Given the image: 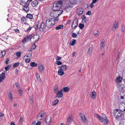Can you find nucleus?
Masks as SVG:
<instances>
[{
	"label": "nucleus",
	"instance_id": "obj_38",
	"mask_svg": "<svg viewBox=\"0 0 125 125\" xmlns=\"http://www.w3.org/2000/svg\"><path fill=\"white\" fill-rule=\"evenodd\" d=\"M120 125H125V119L123 120L120 121Z\"/></svg>",
	"mask_w": 125,
	"mask_h": 125
},
{
	"label": "nucleus",
	"instance_id": "obj_11",
	"mask_svg": "<svg viewBox=\"0 0 125 125\" xmlns=\"http://www.w3.org/2000/svg\"><path fill=\"white\" fill-rule=\"evenodd\" d=\"M56 11H55L53 10L50 13V16H51L54 18L55 19H56L57 17L58 18V16H57L56 15Z\"/></svg>",
	"mask_w": 125,
	"mask_h": 125
},
{
	"label": "nucleus",
	"instance_id": "obj_2",
	"mask_svg": "<svg viewBox=\"0 0 125 125\" xmlns=\"http://www.w3.org/2000/svg\"><path fill=\"white\" fill-rule=\"evenodd\" d=\"M124 112L121 109H117L115 110L113 114L114 116H115L116 119L117 120H120L122 118V116L123 115V112Z\"/></svg>",
	"mask_w": 125,
	"mask_h": 125
},
{
	"label": "nucleus",
	"instance_id": "obj_41",
	"mask_svg": "<svg viewBox=\"0 0 125 125\" xmlns=\"http://www.w3.org/2000/svg\"><path fill=\"white\" fill-rule=\"evenodd\" d=\"M33 27L35 29V30H38V24L36 23V25L33 26Z\"/></svg>",
	"mask_w": 125,
	"mask_h": 125
},
{
	"label": "nucleus",
	"instance_id": "obj_57",
	"mask_svg": "<svg viewBox=\"0 0 125 125\" xmlns=\"http://www.w3.org/2000/svg\"><path fill=\"white\" fill-rule=\"evenodd\" d=\"M23 118L22 117H21L19 120V122H22L23 121Z\"/></svg>",
	"mask_w": 125,
	"mask_h": 125
},
{
	"label": "nucleus",
	"instance_id": "obj_10",
	"mask_svg": "<svg viewBox=\"0 0 125 125\" xmlns=\"http://www.w3.org/2000/svg\"><path fill=\"white\" fill-rule=\"evenodd\" d=\"M33 41L32 43H35L37 42L39 40V34H36L34 36H33Z\"/></svg>",
	"mask_w": 125,
	"mask_h": 125
},
{
	"label": "nucleus",
	"instance_id": "obj_62",
	"mask_svg": "<svg viewBox=\"0 0 125 125\" xmlns=\"http://www.w3.org/2000/svg\"><path fill=\"white\" fill-rule=\"evenodd\" d=\"M9 59L8 58H7L6 59V64H7L8 63V62H9Z\"/></svg>",
	"mask_w": 125,
	"mask_h": 125
},
{
	"label": "nucleus",
	"instance_id": "obj_52",
	"mask_svg": "<svg viewBox=\"0 0 125 125\" xmlns=\"http://www.w3.org/2000/svg\"><path fill=\"white\" fill-rule=\"evenodd\" d=\"M122 27V29L121 30V31L122 32H123L125 30V26L123 25H122L121 26Z\"/></svg>",
	"mask_w": 125,
	"mask_h": 125
},
{
	"label": "nucleus",
	"instance_id": "obj_27",
	"mask_svg": "<svg viewBox=\"0 0 125 125\" xmlns=\"http://www.w3.org/2000/svg\"><path fill=\"white\" fill-rule=\"evenodd\" d=\"M76 40L75 39H72L70 42V44L71 46H73L76 42Z\"/></svg>",
	"mask_w": 125,
	"mask_h": 125
},
{
	"label": "nucleus",
	"instance_id": "obj_48",
	"mask_svg": "<svg viewBox=\"0 0 125 125\" xmlns=\"http://www.w3.org/2000/svg\"><path fill=\"white\" fill-rule=\"evenodd\" d=\"M55 63L58 65H61L62 63L60 61H56L55 62Z\"/></svg>",
	"mask_w": 125,
	"mask_h": 125
},
{
	"label": "nucleus",
	"instance_id": "obj_44",
	"mask_svg": "<svg viewBox=\"0 0 125 125\" xmlns=\"http://www.w3.org/2000/svg\"><path fill=\"white\" fill-rule=\"evenodd\" d=\"M55 59L56 60H60L62 58L61 57L59 56H56L55 57Z\"/></svg>",
	"mask_w": 125,
	"mask_h": 125
},
{
	"label": "nucleus",
	"instance_id": "obj_42",
	"mask_svg": "<svg viewBox=\"0 0 125 125\" xmlns=\"http://www.w3.org/2000/svg\"><path fill=\"white\" fill-rule=\"evenodd\" d=\"M72 121V116L69 117V118L67 119L68 122L69 123H71Z\"/></svg>",
	"mask_w": 125,
	"mask_h": 125
},
{
	"label": "nucleus",
	"instance_id": "obj_56",
	"mask_svg": "<svg viewBox=\"0 0 125 125\" xmlns=\"http://www.w3.org/2000/svg\"><path fill=\"white\" fill-rule=\"evenodd\" d=\"M58 89L57 87H55L54 89V92L55 93H56L58 91Z\"/></svg>",
	"mask_w": 125,
	"mask_h": 125
},
{
	"label": "nucleus",
	"instance_id": "obj_20",
	"mask_svg": "<svg viewBox=\"0 0 125 125\" xmlns=\"http://www.w3.org/2000/svg\"><path fill=\"white\" fill-rule=\"evenodd\" d=\"M51 117L49 116H47L46 117L45 119V122L48 124H50L51 121Z\"/></svg>",
	"mask_w": 125,
	"mask_h": 125
},
{
	"label": "nucleus",
	"instance_id": "obj_63",
	"mask_svg": "<svg viewBox=\"0 0 125 125\" xmlns=\"http://www.w3.org/2000/svg\"><path fill=\"white\" fill-rule=\"evenodd\" d=\"M18 92H19V94H21V95L22 94V90H19L18 91Z\"/></svg>",
	"mask_w": 125,
	"mask_h": 125
},
{
	"label": "nucleus",
	"instance_id": "obj_15",
	"mask_svg": "<svg viewBox=\"0 0 125 125\" xmlns=\"http://www.w3.org/2000/svg\"><path fill=\"white\" fill-rule=\"evenodd\" d=\"M118 22L117 21H115L113 23V30L115 31L116 29L118 28Z\"/></svg>",
	"mask_w": 125,
	"mask_h": 125
},
{
	"label": "nucleus",
	"instance_id": "obj_7",
	"mask_svg": "<svg viewBox=\"0 0 125 125\" xmlns=\"http://www.w3.org/2000/svg\"><path fill=\"white\" fill-rule=\"evenodd\" d=\"M46 25L43 22H42L40 24V26L39 28L40 31L41 32H43L46 29Z\"/></svg>",
	"mask_w": 125,
	"mask_h": 125
},
{
	"label": "nucleus",
	"instance_id": "obj_28",
	"mask_svg": "<svg viewBox=\"0 0 125 125\" xmlns=\"http://www.w3.org/2000/svg\"><path fill=\"white\" fill-rule=\"evenodd\" d=\"M59 102V101L58 99H56L52 102V105L53 106L55 105L58 103Z\"/></svg>",
	"mask_w": 125,
	"mask_h": 125
},
{
	"label": "nucleus",
	"instance_id": "obj_29",
	"mask_svg": "<svg viewBox=\"0 0 125 125\" xmlns=\"http://www.w3.org/2000/svg\"><path fill=\"white\" fill-rule=\"evenodd\" d=\"M63 91L64 92H68L70 91V89L68 87H65L63 88Z\"/></svg>",
	"mask_w": 125,
	"mask_h": 125
},
{
	"label": "nucleus",
	"instance_id": "obj_32",
	"mask_svg": "<svg viewBox=\"0 0 125 125\" xmlns=\"http://www.w3.org/2000/svg\"><path fill=\"white\" fill-rule=\"evenodd\" d=\"M27 37L28 38V40H29L31 41V42H32V41H31V39L33 38V36L32 35H29L27 36Z\"/></svg>",
	"mask_w": 125,
	"mask_h": 125
},
{
	"label": "nucleus",
	"instance_id": "obj_35",
	"mask_svg": "<svg viewBox=\"0 0 125 125\" xmlns=\"http://www.w3.org/2000/svg\"><path fill=\"white\" fill-rule=\"evenodd\" d=\"M8 96L9 98L12 101L13 100L12 96V93L11 92H9L8 94Z\"/></svg>",
	"mask_w": 125,
	"mask_h": 125
},
{
	"label": "nucleus",
	"instance_id": "obj_39",
	"mask_svg": "<svg viewBox=\"0 0 125 125\" xmlns=\"http://www.w3.org/2000/svg\"><path fill=\"white\" fill-rule=\"evenodd\" d=\"M28 40V38L26 36L23 39L22 41V42L23 43H25L27 42Z\"/></svg>",
	"mask_w": 125,
	"mask_h": 125
},
{
	"label": "nucleus",
	"instance_id": "obj_21",
	"mask_svg": "<svg viewBox=\"0 0 125 125\" xmlns=\"http://www.w3.org/2000/svg\"><path fill=\"white\" fill-rule=\"evenodd\" d=\"M122 79V78L121 77L118 76L116 78L115 81L117 83L120 82H121Z\"/></svg>",
	"mask_w": 125,
	"mask_h": 125
},
{
	"label": "nucleus",
	"instance_id": "obj_33",
	"mask_svg": "<svg viewBox=\"0 0 125 125\" xmlns=\"http://www.w3.org/2000/svg\"><path fill=\"white\" fill-rule=\"evenodd\" d=\"M56 13L58 14V16H59L61 15L63 12V11L62 10H58L56 11Z\"/></svg>",
	"mask_w": 125,
	"mask_h": 125
},
{
	"label": "nucleus",
	"instance_id": "obj_34",
	"mask_svg": "<svg viewBox=\"0 0 125 125\" xmlns=\"http://www.w3.org/2000/svg\"><path fill=\"white\" fill-rule=\"evenodd\" d=\"M70 2L72 4H76L77 2V0H70Z\"/></svg>",
	"mask_w": 125,
	"mask_h": 125
},
{
	"label": "nucleus",
	"instance_id": "obj_6",
	"mask_svg": "<svg viewBox=\"0 0 125 125\" xmlns=\"http://www.w3.org/2000/svg\"><path fill=\"white\" fill-rule=\"evenodd\" d=\"M78 25V21L77 18H76L73 21L72 26L73 29L76 28Z\"/></svg>",
	"mask_w": 125,
	"mask_h": 125
},
{
	"label": "nucleus",
	"instance_id": "obj_30",
	"mask_svg": "<svg viewBox=\"0 0 125 125\" xmlns=\"http://www.w3.org/2000/svg\"><path fill=\"white\" fill-rule=\"evenodd\" d=\"M63 27V26L62 25H60L57 26L56 28V30H58L62 28Z\"/></svg>",
	"mask_w": 125,
	"mask_h": 125
},
{
	"label": "nucleus",
	"instance_id": "obj_4",
	"mask_svg": "<svg viewBox=\"0 0 125 125\" xmlns=\"http://www.w3.org/2000/svg\"><path fill=\"white\" fill-rule=\"evenodd\" d=\"M61 1L55 2L53 3L52 9L53 10L56 11L59 10L61 7V5L63 3Z\"/></svg>",
	"mask_w": 125,
	"mask_h": 125
},
{
	"label": "nucleus",
	"instance_id": "obj_8",
	"mask_svg": "<svg viewBox=\"0 0 125 125\" xmlns=\"http://www.w3.org/2000/svg\"><path fill=\"white\" fill-rule=\"evenodd\" d=\"M29 2H27L25 5H23V8L22 9V10L25 11L26 12L28 11L29 10Z\"/></svg>",
	"mask_w": 125,
	"mask_h": 125
},
{
	"label": "nucleus",
	"instance_id": "obj_49",
	"mask_svg": "<svg viewBox=\"0 0 125 125\" xmlns=\"http://www.w3.org/2000/svg\"><path fill=\"white\" fill-rule=\"evenodd\" d=\"M36 76L38 80H39V79H40V75L38 73H36Z\"/></svg>",
	"mask_w": 125,
	"mask_h": 125
},
{
	"label": "nucleus",
	"instance_id": "obj_43",
	"mask_svg": "<svg viewBox=\"0 0 125 125\" xmlns=\"http://www.w3.org/2000/svg\"><path fill=\"white\" fill-rule=\"evenodd\" d=\"M16 55L18 57H20L21 56V52H17L16 53Z\"/></svg>",
	"mask_w": 125,
	"mask_h": 125
},
{
	"label": "nucleus",
	"instance_id": "obj_60",
	"mask_svg": "<svg viewBox=\"0 0 125 125\" xmlns=\"http://www.w3.org/2000/svg\"><path fill=\"white\" fill-rule=\"evenodd\" d=\"M94 6V3L92 2L90 4V7H91V8H92Z\"/></svg>",
	"mask_w": 125,
	"mask_h": 125
},
{
	"label": "nucleus",
	"instance_id": "obj_1",
	"mask_svg": "<svg viewBox=\"0 0 125 125\" xmlns=\"http://www.w3.org/2000/svg\"><path fill=\"white\" fill-rule=\"evenodd\" d=\"M58 18L57 17L56 19L54 18H50L47 19L46 21V26L49 28H51L54 25L56 21L58 20Z\"/></svg>",
	"mask_w": 125,
	"mask_h": 125
},
{
	"label": "nucleus",
	"instance_id": "obj_51",
	"mask_svg": "<svg viewBox=\"0 0 125 125\" xmlns=\"http://www.w3.org/2000/svg\"><path fill=\"white\" fill-rule=\"evenodd\" d=\"M72 36L73 38H76L77 36V35L76 33H73L72 34Z\"/></svg>",
	"mask_w": 125,
	"mask_h": 125
},
{
	"label": "nucleus",
	"instance_id": "obj_14",
	"mask_svg": "<svg viewBox=\"0 0 125 125\" xmlns=\"http://www.w3.org/2000/svg\"><path fill=\"white\" fill-rule=\"evenodd\" d=\"M90 97L92 99H95L96 96V94L95 91L91 93L90 95Z\"/></svg>",
	"mask_w": 125,
	"mask_h": 125
},
{
	"label": "nucleus",
	"instance_id": "obj_24",
	"mask_svg": "<svg viewBox=\"0 0 125 125\" xmlns=\"http://www.w3.org/2000/svg\"><path fill=\"white\" fill-rule=\"evenodd\" d=\"M82 19V22L84 23H85L86 22L87 20L86 19L85 15H83L81 17Z\"/></svg>",
	"mask_w": 125,
	"mask_h": 125
},
{
	"label": "nucleus",
	"instance_id": "obj_18",
	"mask_svg": "<svg viewBox=\"0 0 125 125\" xmlns=\"http://www.w3.org/2000/svg\"><path fill=\"white\" fill-rule=\"evenodd\" d=\"M38 68L39 71L41 73L43 72L44 70V68L42 65L40 64L38 65Z\"/></svg>",
	"mask_w": 125,
	"mask_h": 125
},
{
	"label": "nucleus",
	"instance_id": "obj_46",
	"mask_svg": "<svg viewBox=\"0 0 125 125\" xmlns=\"http://www.w3.org/2000/svg\"><path fill=\"white\" fill-rule=\"evenodd\" d=\"M0 54H1L3 57L6 54V52L5 51H1L0 52Z\"/></svg>",
	"mask_w": 125,
	"mask_h": 125
},
{
	"label": "nucleus",
	"instance_id": "obj_9",
	"mask_svg": "<svg viewBox=\"0 0 125 125\" xmlns=\"http://www.w3.org/2000/svg\"><path fill=\"white\" fill-rule=\"evenodd\" d=\"M79 115L83 123H85L86 121V119L83 113H80Z\"/></svg>",
	"mask_w": 125,
	"mask_h": 125
},
{
	"label": "nucleus",
	"instance_id": "obj_36",
	"mask_svg": "<svg viewBox=\"0 0 125 125\" xmlns=\"http://www.w3.org/2000/svg\"><path fill=\"white\" fill-rule=\"evenodd\" d=\"M30 65L32 67H36L37 65V63H35L34 62H32L31 63Z\"/></svg>",
	"mask_w": 125,
	"mask_h": 125
},
{
	"label": "nucleus",
	"instance_id": "obj_23",
	"mask_svg": "<svg viewBox=\"0 0 125 125\" xmlns=\"http://www.w3.org/2000/svg\"><path fill=\"white\" fill-rule=\"evenodd\" d=\"M19 2L22 5H23L27 3V2H29L28 1L26 2L24 0H19Z\"/></svg>",
	"mask_w": 125,
	"mask_h": 125
},
{
	"label": "nucleus",
	"instance_id": "obj_61",
	"mask_svg": "<svg viewBox=\"0 0 125 125\" xmlns=\"http://www.w3.org/2000/svg\"><path fill=\"white\" fill-rule=\"evenodd\" d=\"M14 30L16 32H17V33H19L20 32V31L19 30L17 29H15Z\"/></svg>",
	"mask_w": 125,
	"mask_h": 125
},
{
	"label": "nucleus",
	"instance_id": "obj_55",
	"mask_svg": "<svg viewBox=\"0 0 125 125\" xmlns=\"http://www.w3.org/2000/svg\"><path fill=\"white\" fill-rule=\"evenodd\" d=\"M31 59L29 58L25 60V62L27 63L29 62L30 61Z\"/></svg>",
	"mask_w": 125,
	"mask_h": 125
},
{
	"label": "nucleus",
	"instance_id": "obj_31",
	"mask_svg": "<svg viewBox=\"0 0 125 125\" xmlns=\"http://www.w3.org/2000/svg\"><path fill=\"white\" fill-rule=\"evenodd\" d=\"M26 17L30 19H32L33 18V15L31 14H27Z\"/></svg>",
	"mask_w": 125,
	"mask_h": 125
},
{
	"label": "nucleus",
	"instance_id": "obj_22",
	"mask_svg": "<svg viewBox=\"0 0 125 125\" xmlns=\"http://www.w3.org/2000/svg\"><path fill=\"white\" fill-rule=\"evenodd\" d=\"M67 68V66L65 65H62L60 67V69L63 71L65 70Z\"/></svg>",
	"mask_w": 125,
	"mask_h": 125
},
{
	"label": "nucleus",
	"instance_id": "obj_59",
	"mask_svg": "<svg viewBox=\"0 0 125 125\" xmlns=\"http://www.w3.org/2000/svg\"><path fill=\"white\" fill-rule=\"evenodd\" d=\"M83 7H84L85 8H88V6L87 4H84L83 5Z\"/></svg>",
	"mask_w": 125,
	"mask_h": 125
},
{
	"label": "nucleus",
	"instance_id": "obj_5",
	"mask_svg": "<svg viewBox=\"0 0 125 125\" xmlns=\"http://www.w3.org/2000/svg\"><path fill=\"white\" fill-rule=\"evenodd\" d=\"M46 113L44 111H42L40 112L37 117V119L38 120H42L45 116Z\"/></svg>",
	"mask_w": 125,
	"mask_h": 125
},
{
	"label": "nucleus",
	"instance_id": "obj_45",
	"mask_svg": "<svg viewBox=\"0 0 125 125\" xmlns=\"http://www.w3.org/2000/svg\"><path fill=\"white\" fill-rule=\"evenodd\" d=\"M84 24H83L80 23L79 24V27L81 29H82L84 27Z\"/></svg>",
	"mask_w": 125,
	"mask_h": 125
},
{
	"label": "nucleus",
	"instance_id": "obj_26",
	"mask_svg": "<svg viewBox=\"0 0 125 125\" xmlns=\"http://www.w3.org/2000/svg\"><path fill=\"white\" fill-rule=\"evenodd\" d=\"M93 48L92 46L90 47L88 49V51L87 53L88 54L90 55L91 54V53L92 52Z\"/></svg>",
	"mask_w": 125,
	"mask_h": 125
},
{
	"label": "nucleus",
	"instance_id": "obj_19",
	"mask_svg": "<svg viewBox=\"0 0 125 125\" xmlns=\"http://www.w3.org/2000/svg\"><path fill=\"white\" fill-rule=\"evenodd\" d=\"M5 78V73L3 72L1 74H0V83Z\"/></svg>",
	"mask_w": 125,
	"mask_h": 125
},
{
	"label": "nucleus",
	"instance_id": "obj_17",
	"mask_svg": "<svg viewBox=\"0 0 125 125\" xmlns=\"http://www.w3.org/2000/svg\"><path fill=\"white\" fill-rule=\"evenodd\" d=\"M104 39H103L101 40V44L100 47L101 49H103L104 46Z\"/></svg>",
	"mask_w": 125,
	"mask_h": 125
},
{
	"label": "nucleus",
	"instance_id": "obj_16",
	"mask_svg": "<svg viewBox=\"0 0 125 125\" xmlns=\"http://www.w3.org/2000/svg\"><path fill=\"white\" fill-rule=\"evenodd\" d=\"M62 91V90L61 89L56 94L57 97L59 98H60L62 97L63 96Z\"/></svg>",
	"mask_w": 125,
	"mask_h": 125
},
{
	"label": "nucleus",
	"instance_id": "obj_50",
	"mask_svg": "<svg viewBox=\"0 0 125 125\" xmlns=\"http://www.w3.org/2000/svg\"><path fill=\"white\" fill-rule=\"evenodd\" d=\"M11 66L10 65H8L5 68V69L6 71H8L9 69L10 68Z\"/></svg>",
	"mask_w": 125,
	"mask_h": 125
},
{
	"label": "nucleus",
	"instance_id": "obj_13",
	"mask_svg": "<svg viewBox=\"0 0 125 125\" xmlns=\"http://www.w3.org/2000/svg\"><path fill=\"white\" fill-rule=\"evenodd\" d=\"M39 3L38 0H34L31 2V4L32 7H36Z\"/></svg>",
	"mask_w": 125,
	"mask_h": 125
},
{
	"label": "nucleus",
	"instance_id": "obj_47",
	"mask_svg": "<svg viewBox=\"0 0 125 125\" xmlns=\"http://www.w3.org/2000/svg\"><path fill=\"white\" fill-rule=\"evenodd\" d=\"M20 64V62H17L15 63L13 66V68H14L18 66Z\"/></svg>",
	"mask_w": 125,
	"mask_h": 125
},
{
	"label": "nucleus",
	"instance_id": "obj_40",
	"mask_svg": "<svg viewBox=\"0 0 125 125\" xmlns=\"http://www.w3.org/2000/svg\"><path fill=\"white\" fill-rule=\"evenodd\" d=\"M32 52H30L29 53L28 52L26 55H25L24 57L26 56L27 57H31L32 56Z\"/></svg>",
	"mask_w": 125,
	"mask_h": 125
},
{
	"label": "nucleus",
	"instance_id": "obj_58",
	"mask_svg": "<svg viewBox=\"0 0 125 125\" xmlns=\"http://www.w3.org/2000/svg\"><path fill=\"white\" fill-rule=\"evenodd\" d=\"M36 47V45L35 44H34L33 45H32V46L31 47V49H34Z\"/></svg>",
	"mask_w": 125,
	"mask_h": 125
},
{
	"label": "nucleus",
	"instance_id": "obj_54",
	"mask_svg": "<svg viewBox=\"0 0 125 125\" xmlns=\"http://www.w3.org/2000/svg\"><path fill=\"white\" fill-rule=\"evenodd\" d=\"M32 28L31 27H29L27 30L25 31L26 32H28V31H30L32 29Z\"/></svg>",
	"mask_w": 125,
	"mask_h": 125
},
{
	"label": "nucleus",
	"instance_id": "obj_12",
	"mask_svg": "<svg viewBox=\"0 0 125 125\" xmlns=\"http://www.w3.org/2000/svg\"><path fill=\"white\" fill-rule=\"evenodd\" d=\"M83 8L81 7L77 8V15H79L82 14L83 13Z\"/></svg>",
	"mask_w": 125,
	"mask_h": 125
},
{
	"label": "nucleus",
	"instance_id": "obj_37",
	"mask_svg": "<svg viewBox=\"0 0 125 125\" xmlns=\"http://www.w3.org/2000/svg\"><path fill=\"white\" fill-rule=\"evenodd\" d=\"M26 20V18L25 17H23L21 19V21L22 22L24 23H25Z\"/></svg>",
	"mask_w": 125,
	"mask_h": 125
},
{
	"label": "nucleus",
	"instance_id": "obj_3",
	"mask_svg": "<svg viewBox=\"0 0 125 125\" xmlns=\"http://www.w3.org/2000/svg\"><path fill=\"white\" fill-rule=\"evenodd\" d=\"M95 116L96 117L99 119L101 122H103L104 123L106 124V125L108 124V121L105 114H103L102 116L98 114H96Z\"/></svg>",
	"mask_w": 125,
	"mask_h": 125
},
{
	"label": "nucleus",
	"instance_id": "obj_53",
	"mask_svg": "<svg viewBox=\"0 0 125 125\" xmlns=\"http://www.w3.org/2000/svg\"><path fill=\"white\" fill-rule=\"evenodd\" d=\"M86 14L87 15H91L92 13L91 11H88L87 12H86Z\"/></svg>",
	"mask_w": 125,
	"mask_h": 125
},
{
	"label": "nucleus",
	"instance_id": "obj_64",
	"mask_svg": "<svg viewBox=\"0 0 125 125\" xmlns=\"http://www.w3.org/2000/svg\"><path fill=\"white\" fill-rule=\"evenodd\" d=\"M41 123V122L40 121L38 122L36 124V125H40Z\"/></svg>",
	"mask_w": 125,
	"mask_h": 125
},
{
	"label": "nucleus",
	"instance_id": "obj_25",
	"mask_svg": "<svg viewBox=\"0 0 125 125\" xmlns=\"http://www.w3.org/2000/svg\"><path fill=\"white\" fill-rule=\"evenodd\" d=\"M58 74L60 76H62L64 75L63 71L60 69L58 71Z\"/></svg>",
	"mask_w": 125,
	"mask_h": 125
}]
</instances>
